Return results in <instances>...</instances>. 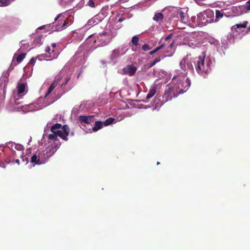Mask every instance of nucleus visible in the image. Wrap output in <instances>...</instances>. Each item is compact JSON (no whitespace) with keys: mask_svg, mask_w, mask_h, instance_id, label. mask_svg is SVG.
<instances>
[{"mask_svg":"<svg viewBox=\"0 0 250 250\" xmlns=\"http://www.w3.org/2000/svg\"><path fill=\"white\" fill-rule=\"evenodd\" d=\"M248 21H245L242 23L236 24L232 26V28L234 29H236V28H245L246 27L248 24Z\"/></svg>","mask_w":250,"mask_h":250,"instance_id":"4468645a","label":"nucleus"},{"mask_svg":"<svg viewBox=\"0 0 250 250\" xmlns=\"http://www.w3.org/2000/svg\"><path fill=\"white\" fill-rule=\"evenodd\" d=\"M15 162L17 163L18 165L20 164V160L19 159H16Z\"/></svg>","mask_w":250,"mask_h":250,"instance_id":"e433bc0d","label":"nucleus"},{"mask_svg":"<svg viewBox=\"0 0 250 250\" xmlns=\"http://www.w3.org/2000/svg\"><path fill=\"white\" fill-rule=\"evenodd\" d=\"M26 54L22 53L16 57V60L18 63H20L25 57Z\"/></svg>","mask_w":250,"mask_h":250,"instance_id":"a211bd4d","label":"nucleus"},{"mask_svg":"<svg viewBox=\"0 0 250 250\" xmlns=\"http://www.w3.org/2000/svg\"><path fill=\"white\" fill-rule=\"evenodd\" d=\"M138 42L139 38L136 36H134L131 40L132 44L135 46H137L138 45Z\"/></svg>","mask_w":250,"mask_h":250,"instance_id":"b1692460","label":"nucleus"},{"mask_svg":"<svg viewBox=\"0 0 250 250\" xmlns=\"http://www.w3.org/2000/svg\"><path fill=\"white\" fill-rule=\"evenodd\" d=\"M79 120L80 123L82 125L83 123L89 124L94 121V116L93 115L90 116H80Z\"/></svg>","mask_w":250,"mask_h":250,"instance_id":"0eeeda50","label":"nucleus"},{"mask_svg":"<svg viewBox=\"0 0 250 250\" xmlns=\"http://www.w3.org/2000/svg\"><path fill=\"white\" fill-rule=\"evenodd\" d=\"M54 89L53 87L50 86V87L48 88V90L47 91V93H46L45 95V97H47L51 92Z\"/></svg>","mask_w":250,"mask_h":250,"instance_id":"cd10ccee","label":"nucleus"},{"mask_svg":"<svg viewBox=\"0 0 250 250\" xmlns=\"http://www.w3.org/2000/svg\"><path fill=\"white\" fill-rule=\"evenodd\" d=\"M123 21V18H120L118 20L119 22H121Z\"/></svg>","mask_w":250,"mask_h":250,"instance_id":"58836bf2","label":"nucleus"},{"mask_svg":"<svg viewBox=\"0 0 250 250\" xmlns=\"http://www.w3.org/2000/svg\"><path fill=\"white\" fill-rule=\"evenodd\" d=\"M180 18L181 21H183L185 19V13L183 11H180L179 13Z\"/></svg>","mask_w":250,"mask_h":250,"instance_id":"c85d7f7f","label":"nucleus"},{"mask_svg":"<svg viewBox=\"0 0 250 250\" xmlns=\"http://www.w3.org/2000/svg\"><path fill=\"white\" fill-rule=\"evenodd\" d=\"M50 51V48L49 46H47L45 48V52L47 53H49L50 55L48 56L47 54H44L43 57H47L49 58V59L47 60H52L54 59H56L57 58L58 55L56 53H53V55H51L49 53Z\"/></svg>","mask_w":250,"mask_h":250,"instance_id":"9d476101","label":"nucleus"},{"mask_svg":"<svg viewBox=\"0 0 250 250\" xmlns=\"http://www.w3.org/2000/svg\"><path fill=\"white\" fill-rule=\"evenodd\" d=\"M35 62L36 61L33 58H32L30 61V62L32 64H34L35 63Z\"/></svg>","mask_w":250,"mask_h":250,"instance_id":"f704fd0d","label":"nucleus"},{"mask_svg":"<svg viewBox=\"0 0 250 250\" xmlns=\"http://www.w3.org/2000/svg\"><path fill=\"white\" fill-rule=\"evenodd\" d=\"M54 52V50H52V53H53Z\"/></svg>","mask_w":250,"mask_h":250,"instance_id":"37998d69","label":"nucleus"},{"mask_svg":"<svg viewBox=\"0 0 250 250\" xmlns=\"http://www.w3.org/2000/svg\"><path fill=\"white\" fill-rule=\"evenodd\" d=\"M16 54H15V55H14V58H15V57H16Z\"/></svg>","mask_w":250,"mask_h":250,"instance_id":"c03bdc74","label":"nucleus"},{"mask_svg":"<svg viewBox=\"0 0 250 250\" xmlns=\"http://www.w3.org/2000/svg\"><path fill=\"white\" fill-rule=\"evenodd\" d=\"M55 151V150L54 148L50 146L46 147L44 150L40 152L41 155H42L43 160H44V161L45 162L50 156H51L54 153Z\"/></svg>","mask_w":250,"mask_h":250,"instance_id":"39448f33","label":"nucleus"},{"mask_svg":"<svg viewBox=\"0 0 250 250\" xmlns=\"http://www.w3.org/2000/svg\"><path fill=\"white\" fill-rule=\"evenodd\" d=\"M44 162L45 161L43 160L42 155H41V152L39 153L38 156H37L36 154H34L31 158V162L32 163L40 165Z\"/></svg>","mask_w":250,"mask_h":250,"instance_id":"6e6552de","label":"nucleus"},{"mask_svg":"<svg viewBox=\"0 0 250 250\" xmlns=\"http://www.w3.org/2000/svg\"><path fill=\"white\" fill-rule=\"evenodd\" d=\"M71 135H74V132H71Z\"/></svg>","mask_w":250,"mask_h":250,"instance_id":"79ce46f5","label":"nucleus"},{"mask_svg":"<svg viewBox=\"0 0 250 250\" xmlns=\"http://www.w3.org/2000/svg\"><path fill=\"white\" fill-rule=\"evenodd\" d=\"M62 78L61 77H57L53 83L50 85L51 86L55 88L57 85L58 83L61 80Z\"/></svg>","mask_w":250,"mask_h":250,"instance_id":"aec40b11","label":"nucleus"},{"mask_svg":"<svg viewBox=\"0 0 250 250\" xmlns=\"http://www.w3.org/2000/svg\"><path fill=\"white\" fill-rule=\"evenodd\" d=\"M245 8L247 10H250V0L246 2L245 5Z\"/></svg>","mask_w":250,"mask_h":250,"instance_id":"c756f323","label":"nucleus"},{"mask_svg":"<svg viewBox=\"0 0 250 250\" xmlns=\"http://www.w3.org/2000/svg\"><path fill=\"white\" fill-rule=\"evenodd\" d=\"M88 6L94 8L95 7L94 2L93 0H89L88 3Z\"/></svg>","mask_w":250,"mask_h":250,"instance_id":"7c9ffc66","label":"nucleus"},{"mask_svg":"<svg viewBox=\"0 0 250 250\" xmlns=\"http://www.w3.org/2000/svg\"><path fill=\"white\" fill-rule=\"evenodd\" d=\"M51 46L53 47V48H55L56 47V44L55 43H53L51 44Z\"/></svg>","mask_w":250,"mask_h":250,"instance_id":"c9c22d12","label":"nucleus"},{"mask_svg":"<svg viewBox=\"0 0 250 250\" xmlns=\"http://www.w3.org/2000/svg\"><path fill=\"white\" fill-rule=\"evenodd\" d=\"M115 121V119L112 117L108 118L104 122H103L104 126L111 125Z\"/></svg>","mask_w":250,"mask_h":250,"instance_id":"dca6fc26","label":"nucleus"},{"mask_svg":"<svg viewBox=\"0 0 250 250\" xmlns=\"http://www.w3.org/2000/svg\"><path fill=\"white\" fill-rule=\"evenodd\" d=\"M54 89L53 87L50 86V87L48 88V90L47 91V93H46L45 95V97H47L51 92Z\"/></svg>","mask_w":250,"mask_h":250,"instance_id":"bb28decb","label":"nucleus"},{"mask_svg":"<svg viewBox=\"0 0 250 250\" xmlns=\"http://www.w3.org/2000/svg\"><path fill=\"white\" fill-rule=\"evenodd\" d=\"M21 147V146L19 145L16 146L17 149H19Z\"/></svg>","mask_w":250,"mask_h":250,"instance_id":"4c0bfd02","label":"nucleus"},{"mask_svg":"<svg viewBox=\"0 0 250 250\" xmlns=\"http://www.w3.org/2000/svg\"><path fill=\"white\" fill-rule=\"evenodd\" d=\"M211 15L212 13L211 12H207L204 11L203 12L199 13L197 17V22L198 24L201 26H203L206 25L208 23H210L211 20H209V19L211 18Z\"/></svg>","mask_w":250,"mask_h":250,"instance_id":"20e7f679","label":"nucleus"},{"mask_svg":"<svg viewBox=\"0 0 250 250\" xmlns=\"http://www.w3.org/2000/svg\"><path fill=\"white\" fill-rule=\"evenodd\" d=\"M205 56H200L198 57L188 59V56L184 58L181 61L180 65L181 68L186 70L188 69L193 70V65L197 72L204 77L207 74L210 70V65L208 62H205Z\"/></svg>","mask_w":250,"mask_h":250,"instance_id":"f03ea898","label":"nucleus"},{"mask_svg":"<svg viewBox=\"0 0 250 250\" xmlns=\"http://www.w3.org/2000/svg\"><path fill=\"white\" fill-rule=\"evenodd\" d=\"M160 162H158L157 163V165H160Z\"/></svg>","mask_w":250,"mask_h":250,"instance_id":"a19ab883","label":"nucleus"},{"mask_svg":"<svg viewBox=\"0 0 250 250\" xmlns=\"http://www.w3.org/2000/svg\"><path fill=\"white\" fill-rule=\"evenodd\" d=\"M59 16H57L56 18H55V21H57V20L59 18Z\"/></svg>","mask_w":250,"mask_h":250,"instance_id":"ea45409f","label":"nucleus"},{"mask_svg":"<svg viewBox=\"0 0 250 250\" xmlns=\"http://www.w3.org/2000/svg\"><path fill=\"white\" fill-rule=\"evenodd\" d=\"M156 92V87L155 85H153L151 87L148 93L146 96V99L149 100L155 94Z\"/></svg>","mask_w":250,"mask_h":250,"instance_id":"9b49d317","label":"nucleus"},{"mask_svg":"<svg viewBox=\"0 0 250 250\" xmlns=\"http://www.w3.org/2000/svg\"><path fill=\"white\" fill-rule=\"evenodd\" d=\"M18 93L21 94L23 93L25 89V85L23 83H18L17 85Z\"/></svg>","mask_w":250,"mask_h":250,"instance_id":"ddd939ff","label":"nucleus"},{"mask_svg":"<svg viewBox=\"0 0 250 250\" xmlns=\"http://www.w3.org/2000/svg\"><path fill=\"white\" fill-rule=\"evenodd\" d=\"M50 130L53 133H55L63 140L67 141V136L69 133V128L67 125L62 126L61 124L57 123L50 127Z\"/></svg>","mask_w":250,"mask_h":250,"instance_id":"7ed1b4c3","label":"nucleus"},{"mask_svg":"<svg viewBox=\"0 0 250 250\" xmlns=\"http://www.w3.org/2000/svg\"><path fill=\"white\" fill-rule=\"evenodd\" d=\"M223 16V14L219 10H216L215 18L216 19L219 20L222 18Z\"/></svg>","mask_w":250,"mask_h":250,"instance_id":"393cba45","label":"nucleus"},{"mask_svg":"<svg viewBox=\"0 0 250 250\" xmlns=\"http://www.w3.org/2000/svg\"><path fill=\"white\" fill-rule=\"evenodd\" d=\"M172 36V34H170L169 35H168L167 37H166L165 38V40L166 41H167L169 39H170V38H171Z\"/></svg>","mask_w":250,"mask_h":250,"instance_id":"72a5a7b5","label":"nucleus"},{"mask_svg":"<svg viewBox=\"0 0 250 250\" xmlns=\"http://www.w3.org/2000/svg\"><path fill=\"white\" fill-rule=\"evenodd\" d=\"M58 135L55 133L49 134L48 136V138L50 140H52L54 142L59 141V140L57 138Z\"/></svg>","mask_w":250,"mask_h":250,"instance_id":"f3484780","label":"nucleus"},{"mask_svg":"<svg viewBox=\"0 0 250 250\" xmlns=\"http://www.w3.org/2000/svg\"><path fill=\"white\" fill-rule=\"evenodd\" d=\"M68 23V21L67 20H66L64 21H59V23L57 25V30L58 31H61L64 29H65L67 24Z\"/></svg>","mask_w":250,"mask_h":250,"instance_id":"1a4fd4ad","label":"nucleus"},{"mask_svg":"<svg viewBox=\"0 0 250 250\" xmlns=\"http://www.w3.org/2000/svg\"><path fill=\"white\" fill-rule=\"evenodd\" d=\"M62 78L61 77H57L53 83L50 85L51 86L55 88L57 85L58 83L61 80Z\"/></svg>","mask_w":250,"mask_h":250,"instance_id":"412c9836","label":"nucleus"},{"mask_svg":"<svg viewBox=\"0 0 250 250\" xmlns=\"http://www.w3.org/2000/svg\"><path fill=\"white\" fill-rule=\"evenodd\" d=\"M42 39V36H39L36 39V42L38 44L41 43Z\"/></svg>","mask_w":250,"mask_h":250,"instance_id":"2f4dec72","label":"nucleus"},{"mask_svg":"<svg viewBox=\"0 0 250 250\" xmlns=\"http://www.w3.org/2000/svg\"><path fill=\"white\" fill-rule=\"evenodd\" d=\"M136 70V67L132 64L127 65L123 69L124 74L130 76H133L135 73Z\"/></svg>","mask_w":250,"mask_h":250,"instance_id":"423d86ee","label":"nucleus"},{"mask_svg":"<svg viewBox=\"0 0 250 250\" xmlns=\"http://www.w3.org/2000/svg\"><path fill=\"white\" fill-rule=\"evenodd\" d=\"M10 0H0V6H7L10 4Z\"/></svg>","mask_w":250,"mask_h":250,"instance_id":"6ab92c4d","label":"nucleus"},{"mask_svg":"<svg viewBox=\"0 0 250 250\" xmlns=\"http://www.w3.org/2000/svg\"><path fill=\"white\" fill-rule=\"evenodd\" d=\"M104 125L102 121H96L95 123L94 126L93 127L92 130L93 131L96 132L99 129H101Z\"/></svg>","mask_w":250,"mask_h":250,"instance_id":"f8f14e48","label":"nucleus"},{"mask_svg":"<svg viewBox=\"0 0 250 250\" xmlns=\"http://www.w3.org/2000/svg\"><path fill=\"white\" fill-rule=\"evenodd\" d=\"M164 18L163 14L162 13H158L155 14L153 18V19L155 21H159L162 20Z\"/></svg>","mask_w":250,"mask_h":250,"instance_id":"2eb2a0df","label":"nucleus"},{"mask_svg":"<svg viewBox=\"0 0 250 250\" xmlns=\"http://www.w3.org/2000/svg\"><path fill=\"white\" fill-rule=\"evenodd\" d=\"M142 48L144 51H148L151 48L147 44H145L143 45Z\"/></svg>","mask_w":250,"mask_h":250,"instance_id":"a878e982","label":"nucleus"},{"mask_svg":"<svg viewBox=\"0 0 250 250\" xmlns=\"http://www.w3.org/2000/svg\"><path fill=\"white\" fill-rule=\"evenodd\" d=\"M69 80H70V78H68V77L66 78L65 79V82L62 83V86L65 85L69 81Z\"/></svg>","mask_w":250,"mask_h":250,"instance_id":"473e14b6","label":"nucleus"},{"mask_svg":"<svg viewBox=\"0 0 250 250\" xmlns=\"http://www.w3.org/2000/svg\"><path fill=\"white\" fill-rule=\"evenodd\" d=\"M161 57H159L158 58H156L152 62H151L149 65V68H151L155 65L157 62H159L161 61Z\"/></svg>","mask_w":250,"mask_h":250,"instance_id":"5701e85b","label":"nucleus"},{"mask_svg":"<svg viewBox=\"0 0 250 250\" xmlns=\"http://www.w3.org/2000/svg\"><path fill=\"white\" fill-rule=\"evenodd\" d=\"M185 79L184 77L174 76L172 80H177L179 81V82L173 86H168L165 91L161 103L160 104L156 103L155 106L157 107L161 105L166 102L172 100L173 98H175L179 94L185 92L189 87L190 83L188 79H186L185 80Z\"/></svg>","mask_w":250,"mask_h":250,"instance_id":"f257e3e1","label":"nucleus"},{"mask_svg":"<svg viewBox=\"0 0 250 250\" xmlns=\"http://www.w3.org/2000/svg\"><path fill=\"white\" fill-rule=\"evenodd\" d=\"M164 46V44H163L160 45L159 46L157 47L154 49H153V50H152L149 52V55H152L153 54H154V53H155L156 52H157V51H158L159 50H160V49L163 48V47Z\"/></svg>","mask_w":250,"mask_h":250,"instance_id":"4be33fe9","label":"nucleus"}]
</instances>
